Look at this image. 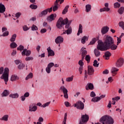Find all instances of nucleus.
Returning <instances> with one entry per match:
<instances>
[{
    "instance_id": "1",
    "label": "nucleus",
    "mask_w": 124,
    "mask_h": 124,
    "mask_svg": "<svg viewBox=\"0 0 124 124\" xmlns=\"http://www.w3.org/2000/svg\"><path fill=\"white\" fill-rule=\"evenodd\" d=\"M98 43L99 44L98 49H100L101 51H104L106 48L108 47L112 44H114V42L112 37L107 35L104 43L101 41H98Z\"/></svg>"
},
{
    "instance_id": "2",
    "label": "nucleus",
    "mask_w": 124,
    "mask_h": 124,
    "mask_svg": "<svg viewBox=\"0 0 124 124\" xmlns=\"http://www.w3.org/2000/svg\"><path fill=\"white\" fill-rule=\"evenodd\" d=\"M65 19H67V22L65 23V26L64 28V31L63 32L62 34H71V33H72V27L70 26V25H71V23H72V20H68V18H67Z\"/></svg>"
},
{
    "instance_id": "3",
    "label": "nucleus",
    "mask_w": 124,
    "mask_h": 124,
    "mask_svg": "<svg viewBox=\"0 0 124 124\" xmlns=\"http://www.w3.org/2000/svg\"><path fill=\"white\" fill-rule=\"evenodd\" d=\"M99 122L103 124H113L114 119L111 116L105 115L100 118Z\"/></svg>"
},
{
    "instance_id": "4",
    "label": "nucleus",
    "mask_w": 124,
    "mask_h": 124,
    "mask_svg": "<svg viewBox=\"0 0 124 124\" xmlns=\"http://www.w3.org/2000/svg\"><path fill=\"white\" fill-rule=\"evenodd\" d=\"M2 74V76L0 77V79H3L5 85H7L8 77H9V69L8 68H5L4 69V73L3 72Z\"/></svg>"
},
{
    "instance_id": "5",
    "label": "nucleus",
    "mask_w": 124,
    "mask_h": 124,
    "mask_svg": "<svg viewBox=\"0 0 124 124\" xmlns=\"http://www.w3.org/2000/svg\"><path fill=\"white\" fill-rule=\"evenodd\" d=\"M67 23V19H63L62 17H60L56 23V27H57L58 29H62L63 26H65V24Z\"/></svg>"
},
{
    "instance_id": "6",
    "label": "nucleus",
    "mask_w": 124,
    "mask_h": 124,
    "mask_svg": "<svg viewBox=\"0 0 124 124\" xmlns=\"http://www.w3.org/2000/svg\"><path fill=\"white\" fill-rule=\"evenodd\" d=\"M89 115L87 114H81L78 124H85L89 121Z\"/></svg>"
},
{
    "instance_id": "7",
    "label": "nucleus",
    "mask_w": 124,
    "mask_h": 124,
    "mask_svg": "<svg viewBox=\"0 0 124 124\" xmlns=\"http://www.w3.org/2000/svg\"><path fill=\"white\" fill-rule=\"evenodd\" d=\"M74 107H76L77 109H78V110H84L85 105L84 104V103L79 100L74 104Z\"/></svg>"
},
{
    "instance_id": "8",
    "label": "nucleus",
    "mask_w": 124,
    "mask_h": 124,
    "mask_svg": "<svg viewBox=\"0 0 124 124\" xmlns=\"http://www.w3.org/2000/svg\"><path fill=\"white\" fill-rule=\"evenodd\" d=\"M60 91H62L64 94V98L67 99V98H68V94L67 93H68V91H67V89L65 88V87H64V86H62L61 87H60Z\"/></svg>"
},
{
    "instance_id": "9",
    "label": "nucleus",
    "mask_w": 124,
    "mask_h": 124,
    "mask_svg": "<svg viewBox=\"0 0 124 124\" xmlns=\"http://www.w3.org/2000/svg\"><path fill=\"white\" fill-rule=\"evenodd\" d=\"M106 95L105 94L101 95L100 97H96L93 98L92 99V101L93 102H98V101H99V100H101V99H102V98H104Z\"/></svg>"
},
{
    "instance_id": "10",
    "label": "nucleus",
    "mask_w": 124,
    "mask_h": 124,
    "mask_svg": "<svg viewBox=\"0 0 124 124\" xmlns=\"http://www.w3.org/2000/svg\"><path fill=\"white\" fill-rule=\"evenodd\" d=\"M21 54L23 56H26L27 57H29V56H31V51L30 50L27 49V48H25L22 51Z\"/></svg>"
},
{
    "instance_id": "11",
    "label": "nucleus",
    "mask_w": 124,
    "mask_h": 124,
    "mask_svg": "<svg viewBox=\"0 0 124 124\" xmlns=\"http://www.w3.org/2000/svg\"><path fill=\"white\" fill-rule=\"evenodd\" d=\"M117 48H118V46L115 45V44L113 43L110 45L108 47H107L105 49H104V51H107V50H109L110 49H111L112 50H116Z\"/></svg>"
},
{
    "instance_id": "12",
    "label": "nucleus",
    "mask_w": 124,
    "mask_h": 124,
    "mask_svg": "<svg viewBox=\"0 0 124 124\" xmlns=\"http://www.w3.org/2000/svg\"><path fill=\"white\" fill-rule=\"evenodd\" d=\"M98 47H99V43H98V45L97 46V49L95 48L94 50V53L95 57H99V56H100V51H99V50H100V51H101L100 49L98 48Z\"/></svg>"
},
{
    "instance_id": "13",
    "label": "nucleus",
    "mask_w": 124,
    "mask_h": 124,
    "mask_svg": "<svg viewBox=\"0 0 124 124\" xmlns=\"http://www.w3.org/2000/svg\"><path fill=\"white\" fill-rule=\"evenodd\" d=\"M81 53V58L82 60H84L85 59V56L88 54V52L87 51V50H86V48L82 47L80 49Z\"/></svg>"
},
{
    "instance_id": "14",
    "label": "nucleus",
    "mask_w": 124,
    "mask_h": 124,
    "mask_svg": "<svg viewBox=\"0 0 124 124\" xmlns=\"http://www.w3.org/2000/svg\"><path fill=\"white\" fill-rule=\"evenodd\" d=\"M124 64V59L123 58L119 59L116 63L117 67H121Z\"/></svg>"
},
{
    "instance_id": "15",
    "label": "nucleus",
    "mask_w": 124,
    "mask_h": 124,
    "mask_svg": "<svg viewBox=\"0 0 124 124\" xmlns=\"http://www.w3.org/2000/svg\"><path fill=\"white\" fill-rule=\"evenodd\" d=\"M62 42H63V37L62 36H59L55 39V43L56 44H61Z\"/></svg>"
},
{
    "instance_id": "16",
    "label": "nucleus",
    "mask_w": 124,
    "mask_h": 124,
    "mask_svg": "<svg viewBox=\"0 0 124 124\" xmlns=\"http://www.w3.org/2000/svg\"><path fill=\"white\" fill-rule=\"evenodd\" d=\"M109 31V28L108 26L103 27L101 30L102 34H106Z\"/></svg>"
},
{
    "instance_id": "17",
    "label": "nucleus",
    "mask_w": 124,
    "mask_h": 124,
    "mask_svg": "<svg viewBox=\"0 0 124 124\" xmlns=\"http://www.w3.org/2000/svg\"><path fill=\"white\" fill-rule=\"evenodd\" d=\"M47 52H48V57H53L55 56V52L53 51V50L51 49L50 47H48L47 48Z\"/></svg>"
},
{
    "instance_id": "18",
    "label": "nucleus",
    "mask_w": 124,
    "mask_h": 124,
    "mask_svg": "<svg viewBox=\"0 0 124 124\" xmlns=\"http://www.w3.org/2000/svg\"><path fill=\"white\" fill-rule=\"evenodd\" d=\"M94 72V69L92 66H88V75H93Z\"/></svg>"
},
{
    "instance_id": "19",
    "label": "nucleus",
    "mask_w": 124,
    "mask_h": 124,
    "mask_svg": "<svg viewBox=\"0 0 124 124\" xmlns=\"http://www.w3.org/2000/svg\"><path fill=\"white\" fill-rule=\"evenodd\" d=\"M111 56H112V54L110 53V51H106L105 53V55H103V58L105 60H109Z\"/></svg>"
},
{
    "instance_id": "20",
    "label": "nucleus",
    "mask_w": 124,
    "mask_h": 124,
    "mask_svg": "<svg viewBox=\"0 0 124 124\" xmlns=\"http://www.w3.org/2000/svg\"><path fill=\"white\" fill-rule=\"evenodd\" d=\"M19 77L16 75H12L11 77V81H12V82H15V81H17L19 80Z\"/></svg>"
},
{
    "instance_id": "21",
    "label": "nucleus",
    "mask_w": 124,
    "mask_h": 124,
    "mask_svg": "<svg viewBox=\"0 0 124 124\" xmlns=\"http://www.w3.org/2000/svg\"><path fill=\"white\" fill-rule=\"evenodd\" d=\"M80 33H83V26H82V24L79 25L78 30L77 33V35L79 36Z\"/></svg>"
},
{
    "instance_id": "22",
    "label": "nucleus",
    "mask_w": 124,
    "mask_h": 124,
    "mask_svg": "<svg viewBox=\"0 0 124 124\" xmlns=\"http://www.w3.org/2000/svg\"><path fill=\"white\" fill-rule=\"evenodd\" d=\"M5 6L2 3H0V13H4L5 12Z\"/></svg>"
},
{
    "instance_id": "23",
    "label": "nucleus",
    "mask_w": 124,
    "mask_h": 124,
    "mask_svg": "<svg viewBox=\"0 0 124 124\" xmlns=\"http://www.w3.org/2000/svg\"><path fill=\"white\" fill-rule=\"evenodd\" d=\"M54 17V14H51L50 16H48L46 18L47 22L51 23V22L54 21V20H55Z\"/></svg>"
},
{
    "instance_id": "24",
    "label": "nucleus",
    "mask_w": 124,
    "mask_h": 124,
    "mask_svg": "<svg viewBox=\"0 0 124 124\" xmlns=\"http://www.w3.org/2000/svg\"><path fill=\"white\" fill-rule=\"evenodd\" d=\"M48 14V13L47 12V10L45 9L39 14V17H43L44 16H46V15Z\"/></svg>"
},
{
    "instance_id": "25",
    "label": "nucleus",
    "mask_w": 124,
    "mask_h": 124,
    "mask_svg": "<svg viewBox=\"0 0 124 124\" xmlns=\"http://www.w3.org/2000/svg\"><path fill=\"white\" fill-rule=\"evenodd\" d=\"M87 86L88 87L86 86V90H87V91L89 90H93V83H88Z\"/></svg>"
},
{
    "instance_id": "26",
    "label": "nucleus",
    "mask_w": 124,
    "mask_h": 124,
    "mask_svg": "<svg viewBox=\"0 0 124 124\" xmlns=\"http://www.w3.org/2000/svg\"><path fill=\"white\" fill-rule=\"evenodd\" d=\"M8 95H9V91L7 90H4L1 94L2 97L8 96Z\"/></svg>"
},
{
    "instance_id": "27",
    "label": "nucleus",
    "mask_w": 124,
    "mask_h": 124,
    "mask_svg": "<svg viewBox=\"0 0 124 124\" xmlns=\"http://www.w3.org/2000/svg\"><path fill=\"white\" fill-rule=\"evenodd\" d=\"M88 39L89 37L86 36H84L81 39V43L82 44H85V43H86V41H88Z\"/></svg>"
},
{
    "instance_id": "28",
    "label": "nucleus",
    "mask_w": 124,
    "mask_h": 124,
    "mask_svg": "<svg viewBox=\"0 0 124 124\" xmlns=\"http://www.w3.org/2000/svg\"><path fill=\"white\" fill-rule=\"evenodd\" d=\"M9 96L12 98H18V97H19V94H18V93H16L14 94H10L9 95Z\"/></svg>"
},
{
    "instance_id": "29",
    "label": "nucleus",
    "mask_w": 124,
    "mask_h": 124,
    "mask_svg": "<svg viewBox=\"0 0 124 124\" xmlns=\"http://www.w3.org/2000/svg\"><path fill=\"white\" fill-rule=\"evenodd\" d=\"M108 11H110V9L106 7L100 9V12H108Z\"/></svg>"
},
{
    "instance_id": "30",
    "label": "nucleus",
    "mask_w": 124,
    "mask_h": 124,
    "mask_svg": "<svg viewBox=\"0 0 124 124\" xmlns=\"http://www.w3.org/2000/svg\"><path fill=\"white\" fill-rule=\"evenodd\" d=\"M68 8H69V5H67L64 8L62 12V14H63V15H64L65 14H66V13H67V12L68 11Z\"/></svg>"
},
{
    "instance_id": "31",
    "label": "nucleus",
    "mask_w": 124,
    "mask_h": 124,
    "mask_svg": "<svg viewBox=\"0 0 124 124\" xmlns=\"http://www.w3.org/2000/svg\"><path fill=\"white\" fill-rule=\"evenodd\" d=\"M118 12L119 14H120V15H122V14H124V7H120V8L118 9Z\"/></svg>"
},
{
    "instance_id": "32",
    "label": "nucleus",
    "mask_w": 124,
    "mask_h": 124,
    "mask_svg": "<svg viewBox=\"0 0 124 124\" xmlns=\"http://www.w3.org/2000/svg\"><path fill=\"white\" fill-rule=\"evenodd\" d=\"M54 6L53 7L52 10L54 12H55V11H57V10H58L59 7L58 6L59 5V4L55 3V2L54 3Z\"/></svg>"
},
{
    "instance_id": "33",
    "label": "nucleus",
    "mask_w": 124,
    "mask_h": 124,
    "mask_svg": "<svg viewBox=\"0 0 124 124\" xmlns=\"http://www.w3.org/2000/svg\"><path fill=\"white\" fill-rule=\"evenodd\" d=\"M16 37H17V34H13L10 38V41H11V42H14V41H15V40H16Z\"/></svg>"
},
{
    "instance_id": "34",
    "label": "nucleus",
    "mask_w": 124,
    "mask_h": 124,
    "mask_svg": "<svg viewBox=\"0 0 124 124\" xmlns=\"http://www.w3.org/2000/svg\"><path fill=\"white\" fill-rule=\"evenodd\" d=\"M8 115H4L0 119L1 121H5V122H7L8 121Z\"/></svg>"
},
{
    "instance_id": "35",
    "label": "nucleus",
    "mask_w": 124,
    "mask_h": 124,
    "mask_svg": "<svg viewBox=\"0 0 124 124\" xmlns=\"http://www.w3.org/2000/svg\"><path fill=\"white\" fill-rule=\"evenodd\" d=\"M37 110V107L34 106L32 108L30 107L29 111L30 112H35Z\"/></svg>"
},
{
    "instance_id": "36",
    "label": "nucleus",
    "mask_w": 124,
    "mask_h": 124,
    "mask_svg": "<svg viewBox=\"0 0 124 124\" xmlns=\"http://www.w3.org/2000/svg\"><path fill=\"white\" fill-rule=\"evenodd\" d=\"M119 71V69L116 68V67H112L111 70V72L113 74H116L115 72H117Z\"/></svg>"
},
{
    "instance_id": "37",
    "label": "nucleus",
    "mask_w": 124,
    "mask_h": 124,
    "mask_svg": "<svg viewBox=\"0 0 124 124\" xmlns=\"http://www.w3.org/2000/svg\"><path fill=\"white\" fill-rule=\"evenodd\" d=\"M92 9V6L90 4H87L86 5V11L87 12H90Z\"/></svg>"
},
{
    "instance_id": "38",
    "label": "nucleus",
    "mask_w": 124,
    "mask_h": 124,
    "mask_svg": "<svg viewBox=\"0 0 124 124\" xmlns=\"http://www.w3.org/2000/svg\"><path fill=\"white\" fill-rule=\"evenodd\" d=\"M17 45L16 44V43L13 42L10 44V47L12 48V49H14V48H16L17 47Z\"/></svg>"
},
{
    "instance_id": "39",
    "label": "nucleus",
    "mask_w": 124,
    "mask_h": 124,
    "mask_svg": "<svg viewBox=\"0 0 124 124\" xmlns=\"http://www.w3.org/2000/svg\"><path fill=\"white\" fill-rule=\"evenodd\" d=\"M93 65L95 67H98V66L99 65V62H97V60H95L93 62Z\"/></svg>"
},
{
    "instance_id": "40",
    "label": "nucleus",
    "mask_w": 124,
    "mask_h": 124,
    "mask_svg": "<svg viewBox=\"0 0 124 124\" xmlns=\"http://www.w3.org/2000/svg\"><path fill=\"white\" fill-rule=\"evenodd\" d=\"M33 77V75H32V73H30L26 78L25 80H29V79H31L32 77Z\"/></svg>"
},
{
    "instance_id": "41",
    "label": "nucleus",
    "mask_w": 124,
    "mask_h": 124,
    "mask_svg": "<svg viewBox=\"0 0 124 124\" xmlns=\"http://www.w3.org/2000/svg\"><path fill=\"white\" fill-rule=\"evenodd\" d=\"M17 50L22 52V51H24L25 49H24V46H23L22 45H20L18 47H17Z\"/></svg>"
},
{
    "instance_id": "42",
    "label": "nucleus",
    "mask_w": 124,
    "mask_h": 124,
    "mask_svg": "<svg viewBox=\"0 0 124 124\" xmlns=\"http://www.w3.org/2000/svg\"><path fill=\"white\" fill-rule=\"evenodd\" d=\"M24 67H25V64L22 63H20L19 64V65L17 66V68L18 69H19V70H21V69H23L24 68Z\"/></svg>"
},
{
    "instance_id": "43",
    "label": "nucleus",
    "mask_w": 124,
    "mask_h": 124,
    "mask_svg": "<svg viewBox=\"0 0 124 124\" xmlns=\"http://www.w3.org/2000/svg\"><path fill=\"white\" fill-rule=\"evenodd\" d=\"M121 6V4L120 3L117 2L114 3V8H119Z\"/></svg>"
},
{
    "instance_id": "44",
    "label": "nucleus",
    "mask_w": 124,
    "mask_h": 124,
    "mask_svg": "<svg viewBox=\"0 0 124 124\" xmlns=\"http://www.w3.org/2000/svg\"><path fill=\"white\" fill-rule=\"evenodd\" d=\"M96 38H94L93 39H92V41L90 42L89 45H93V44H94L95 43V42H96Z\"/></svg>"
},
{
    "instance_id": "45",
    "label": "nucleus",
    "mask_w": 124,
    "mask_h": 124,
    "mask_svg": "<svg viewBox=\"0 0 124 124\" xmlns=\"http://www.w3.org/2000/svg\"><path fill=\"white\" fill-rule=\"evenodd\" d=\"M31 31H37L38 30V28L34 24H33L32 26L31 27Z\"/></svg>"
},
{
    "instance_id": "46",
    "label": "nucleus",
    "mask_w": 124,
    "mask_h": 124,
    "mask_svg": "<svg viewBox=\"0 0 124 124\" xmlns=\"http://www.w3.org/2000/svg\"><path fill=\"white\" fill-rule=\"evenodd\" d=\"M50 103H51V101L45 103L42 105L43 108L48 107V106H49V105H50Z\"/></svg>"
},
{
    "instance_id": "47",
    "label": "nucleus",
    "mask_w": 124,
    "mask_h": 124,
    "mask_svg": "<svg viewBox=\"0 0 124 124\" xmlns=\"http://www.w3.org/2000/svg\"><path fill=\"white\" fill-rule=\"evenodd\" d=\"M119 27L122 28L124 31V21H121L119 23Z\"/></svg>"
},
{
    "instance_id": "48",
    "label": "nucleus",
    "mask_w": 124,
    "mask_h": 124,
    "mask_svg": "<svg viewBox=\"0 0 124 124\" xmlns=\"http://www.w3.org/2000/svg\"><path fill=\"white\" fill-rule=\"evenodd\" d=\"M30 7L31 9H37L38 6L37 5L31 4L30 5Z\"/></svg>"
},
{
    "instance_id": "49",
    "label": "nucleus",
    "mask_w": 124,
    "mask_h": 124,
    "mask_svg": "<svg viewBox=\"0 0 124 124\" xmlns=\"http://www.w3.org/2000/svg\"><path fill=\"white\" fill-rule=\"evenodd\" d=\"M66 82H72L73 81V77H68L66 78Z\"/></svg>"
},
{
    "instance_id": "50",
    "label": "nucleus",
    "mask_w": 124,
    "mask_h": 124,
    "mask_svg": "<svg viewBox=\"0 0 124 124\" xmlns=\"http://www.w3.org/2000/svg\"><path fill=\"white\" fill-rule=\"evenodd\" d=\"M85 60L87 61V62L89 63L91 62V57L90 55H86L85 57Z\"/></svg>"
},
{
    "instance_id": "51",
    "label": "nucleus",
    "mask_w": 124,
    "mask_h": 124,
    "mask_svg": "<svg viewBox=\"0 0 124 124\" xmlns=\"http://www.w3.org/2000/svg\"><path fill=\"white\" fill-rule=\"evenodd\" d=\"M33 57H27L25 58V61L26 62H29V61H33Z\"/></svg>"
},
{
    "instance_id": "52",
    "label": "nucleus",
    "mask_w": 124,
    "mask_h": 124,
    "mask_svg": "<svg viewBox=\"0 0 124 124\" xmlns=\"http://www.w3.org/2000/svg\"><path fill=\"white\" fill-rule=\"evenodd\" d=\"M83 61H84V60H82V58H81V60L79 61L78 64L79 65H80V66H84V62H83Z\"/></svg>"
},
{
    "instance_id": "53",
    "label": "nucleus",
    "mask_w": 124,
    "mask_h": 124,
    "mask_svg": "<svg viewBox=\"0 0 124 124\" xmlns=\"http://www.w3.org/2000/svg\"><path fill=\"white\" fill-rule=\"evenodd\" d=\"M54 65H55V64L53 62H50L48 64L47 67H49V68H52V67H53Z\"/></svg>"
},
{
    "instance_id": "54",
    "label": "nucleus",
    "mask_w": 124,
    "mask_h": 124,
    "mask_svg": "<svg viewBox=\"0 0 124 124\" xmlns=\"http://www.w3.org/2000/svg\"><path fill=\"white\" fill-rule=\"evenodd\" d=\"M121 99V97L120 96H117L112 98L113 101H118V100H119V99Z\"/></svg>"
},
{
    "instance_id": "55",
    "label": "nucleus",
    "mask_w": 124,
    "mask_h": 124,
    "mask_svg": "<svg viewBox=\"0 0 124 124\" xmlns=\"http://www.w3.org/2000/svg\"><path fill=\"white\" fill-rule=\"evenodd\" d=\"M63 1H64V0H56L55 2L58 4L59 2H60V4H62V3H63Z\"/></svg>"
},
{
    "instance_id": "56",
    "label": "nucleus",
    "mask_w": 124,
    "mask_h": 124,
    "mask_svg": "<svg viewBox=\"0 0 124 124\" xmlns=\"http://www.w3.org/2000/svg\"><path fill=\"white\" fill-rule=\"evenodd\" d=\"M23 29L24 31H29V30H30V28H28V26H27V25L24 26L23 27Z\"/></svg>"
},
{
    "instance_id": "57",
    "label": "nucleus",
    "mask_w": 124,
    "mask_h": 124,
    "mask_svg": "<svg viewBox=\"0 0 124 124\" xmlns=\"http://www.w3.org/2000/svg\"><path fill=\"white\" fill-rule=\"evenodd\" d=\"M9 34V32H8V31H6L2 34V36H7Z\"/></svg>"
},
{
    "instance_id": "58",
    "label": "nucleus",
    "mask_w": 124,
    "mask_h": 124,
    "mask_svg": "<svg viewBox=\"0 0 124 124\" xmlns=\"http://www.w3.org/2000/svg\"><path fill=\"white\" fill-rule=\"evenodd\" d=\"M46 71L49 74L51 72V68H49L48 67H47L46 68Z\"/></svg>"
},
{
    "instance_id": "59",
    "label": "nucleus",
    "mask_w": 124,
    "mask_h": 124,
    "mask_svg": "<svg viewBox=\"0 0 124 124\" xmlns=\"http://www.w3.org/2000/svg\"><path fill=\"white\" fill-rule=\"evenodd\" d=\"M47 31V29L44 28L41 30L40 32L41 33H45Z\"/></svg>"
},
{
    "instance_id": "60",
    "label": "nucleus",
    "mask_w": 124,
    "mask_h": 124,
    "mask_svg": "<svg viewBox=\"0 0 124 124\" xmlns=\"http://www.w3.org/2000/svg\"><path fill=\"white\" fill-rule=\"evenodd\" d=\"M83 66H79V68L78 69V71L80 73V74H82V72L83 71Z\"/></svg>"
},
{
    "instance_id": "61",
    "label": "nucleus",
    "mask_w": 124,
    "mask_h": 124,
    "mask_svg": "<svg viewBox=\"0 0 124 124\" xmlns=\"http://www.w3.org/2000/svg\"><path fill=\"white\" fill-rule=\"evenodd\" d=\"M4 71V69L3 68V67H0V75H1L3 73V72Z\"/></svg>"
},
{
    "instance_id": "62",
    "label": "nucleus",
    "mask_w": 124,
    "mask_h": 124,
    "mask_svg": "<svg viewBox=\"0 0 124 124\" xmlns=\"http://www.w3.org/2000/svg\"><path fill=\"white\" fill-rule=\"evenodd\" d=\"M103 74L107 75L109 74V70L106 69L104 71H103Z\"/></svg>"
},
{
    "instance_id": "63",
    "label": "nucleus",
    "mask_w": 124,
    "mask_h": 124,
    "mask_svg": "<svg viewBox=\"0 0 124 124\" xmlns=\"http://www.w3.org/2000/svg\"><path fill=\"white\" fill-rule=\"evenodd\" d=\"M15 62L16 64H19V63H21V62H22V61L20 60H16L15 61Z\"/></svg>"
},
{
    "instance_id": "64",
    "label": "nucleus",
    "mask_w": 124,
    "mask_h": 124,
    "mask_svg": "<svg viewBox=\"0 0 124 124\" xmlns=\"http://www.w3.org/2000/svg\"><path fill=\"white\" fill-rule=\"evenodd\" d=\"M21 15H22V13H17L16 14V18L18 19V18H19L20 16H21Z\"/></svg>"
}]
</instances>
